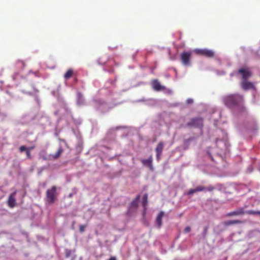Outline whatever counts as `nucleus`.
<instances>
[{"label":"nucleus","instance_id":"nucleus-10","mask_svg":"<svg viewBox=\"0 0 260 260\" xmlns=\"http://www.w3.org/2000/svg\"><path fill=\"white\" fill-rule=\"evenodd\" d=\"M242 88L244 90H248L250 89H254V85L253 83L247 81V80H243L241 82Z\"/></svg>","mask_w":260,"mask_h":260},{"label":"nucleus","instance_id":"nucleus-7","mask_svg":"<svg viewBox=\"0 0 260 260\" xmlns=\"http://www.w3.org/2000/svg\"><path fill=\"white\" fill-rule=\"evenodd\" d=\"M196 52L207 57H213L214 56V53L212 50L207 49H197Z\"/></svg>","mask_w":260,"mask_h":260},{"label":"nucleus","instance_id":"nucleus-3","mask_svg":"<svg viewBox=\"0 0 260 260\" xmlns=\"http://www.w3.org/2000/svg\"><path fill=\"white\" fill-rule=\"evenodd\" d=\"M46 194V202L50 204L54 203L57 197L56 187L53 186L50 189H47Z\"/></svg>","mask_w":260,"mask_h":260},{"label":"nucleus","instance_id":"nucleus-5","mask_svg":"<svg viewBox=\"0 0 260 260\" xmlns=\"http://www.w3.org/2000/svg\"><path fill=\"white\" fill-rule=\"evenodd\" d=\"M180 59L182 64L186 66L190 65L191 53L183 52L180 54Z\"/></svg>","mask_w":260,"mask_h":260},{"label":"nucleus","instance_id":"nucleus-29","mask_svg":"<svg viewBox=\"0 0 260 260\" xmlns=\"http://www.w3.org/2000/svg\"><path fill=\"white\" fill-rule=\"evenodd\" d=\"M187 102H188V103H189V104H190V103H192V100H191V99H188V100H187Z\"/></svg>","mask_w":260,"mask_h":260},{"label":"nucleus","instance_id":"nucleus-8","mask_svg":"<svg viewBox=\"0 0 260 260\" xmlns=\"http://www.w3.org/2000/svg\"><path fill=\"white\" fill-rule=\"evenodd\" d=\"M152 156L150 155L148 159H142L141 161L144 166L147 167L149 168L150 170H152Z\"/></svg>","mask_w":260,"mask_h":260},{"label":"nucleus","instance_id":"nucleus-2","mask_svg":"<svg viewBox=\"0 0 260 260\" xmlns=\"http://www.w3.org/2000/svg\"><path fill=\"white\" fill-rule=\"evenodd\" d=\"M245 213H247L249 215H260V211H253V210H248L246 212H245L244 208L243 207L239 208L235 211L230 212L226 214V217H231L234 216H240L243 215Z\"/></svg>","mask_w":260,"mask_h":260},{"label":"nucleus","instance_id":"nucleus-22","mask_svg":"<svg viewBox=\"0 0 260 260\" xmlns=\"http://www.w3.org/2000/svg\"><path fill=\"white\" fill-rule=\"evenodd\" d=\"M196 192V190H195V188L194 189H189L187 192H186V194L187 195H191L193 193Z\"/></svg>","mask_w":260,"mask_h":260},{"label":"nucleus","instance_id":"nucleus-20","mask_svg":"<svg viewBox=\"0 0 260 260\" xmlns=\"http://www.w3.org/2000/svg\"><path fill=\"white\" fill-rule=\"evenodd\" d=\"M206 187L204 186H198L196 188H195V190L196 192L205 191Z\"/></svg>","mask_w":260,"mask_h":260},{"label":"nucleus","instance_id":"nucleus-30","mask_svg":"<svg viewBox=\"0 0 260 260\" xmlns=\"http://www.w3.org/2000/svg\"><path fill=\"white\" fill-rule=\"evenodd\" d=\"M207 229H208V228H207V227L205 228V232H207Z\"/></svg>","mask_w":260,"mask_h":260},{"label":"nucleus","instance_id":"nucleus-21","mask_svg":"<svg viewBox=\"0 0 260 260\" xmlns=\"http://www.w3.org/2000/svg\"><path fill=\"white\" fill-rule=\"evenodd\" d=\"M215 189V187L213 186H209L208 187H206L205 190L208 191H212Z\"/></svg>","mask_w":260,"mask_h":260},{"label":"nucleus","instance_id":"nucleus-4","mask_svg":"<svg viewBox=\"0 0 260 260\" xmlns=\"http://www.w3.org/2000/svg\"><path fill=\"white\" fill-rule=\"evenodd\" d=\"M203 126V119L201 117H195L190 119L184 126L185 127L202 128Z\"/></svg>","mask_w":260,"mask_h":260},{"label":"nucleus","instance_id":"nucleus-19","mask_svg":"<svg viewBox=\"0 0 260 260\" xmlns=\"http://www.w3.org/2000/svg\"><path fill=\"white\" fill-rule=\"evenodd\" d=\"M16 66L20 69H23L25 66V63L23 61L18 60L16 62Z\"/></svg>","mask_w":260,"mask_h":260},{"label":"nucleus","instance_id":"nucleus-16","mask_svg":"<svg viewBox=\"0 0 260 260\" xmlns=\"http://www.w3.org/2000/svg\"><path fill=\"white\" fill-rule=\"evenodd\" d=\"M148 204V194L145 193L142 198V205L144 208V212H145L146 210V206Z\"/></svg>","mask_w":260,"mask_h":260},{"label":"nucleus","instance_id":"nucleus-9","mask_svg":"<svg viewBox=\"0 0 260 260\" xmlns=\"http://www.w3.org/2000/svg\"><path fill=\"white\" fill-rule=\"evenodd\" d=\"M16 191L11 193L9 197L8 200L7 202L8 205L9 207L13 208L16 205V199L15 198Z\"/></svg>","mask_w":260,"mask_h":260},{"label":"nucleus","instance_id":"nucleus-1","mask_svg":"<svg viewBox=\"0 0 260 260\" xmlns=\"http://www.w3.org/2000/svg\"><path fill=\"white\" fill-rule=\"evenodd\" d=\"M243 101V96L239 94L231 95L224 99L225 104L229 107L237 106L242 103Z\"/></svg>","mask_w":260,"mask_h":260},{"label":"nucleus","instance_id":"nucleus-12","mask_svg":"<svg viewBox=\"0 0 260 260\" xmlns=\"http://www.w3.org/2000/svg\"><path fill=\"white\" fill-rule=\"evenodd\" d=\"M152 87L156 91H160L165 89V87L161 86L157 80H154L152 82Z\"/></svg>","mask_w":260,"mask_h":260},{"label":"nucleus","instance_id":"nucleus-18","mask_svg":"<svg viewBox=\"0 0 260 260\" xmlns=\"http://www.w3.org/2000/svg\"><path fill=\"white\" fill-rule=\"evenodd\" d=\"M62 152L63 149L61 147H59L55 154L52 155V158L54 159L58 158L60 156Z\"/></svg>","mask_w":260,"mask_h":260},{"label":"nucleus","instance_id":"nucleus-6","mask_svg":"<svg viewBox=\"0 0 260 260\" xmlns=\"http://www.w3.org/2000/svg\"><path fill=\"white\" fill-rule=\"evenodd\" d=\"M237 73L241 76L243 81L247 80L252 75L251 72L246 68H241L237 71Z\"/></svg>","mask_w":260,"mask_h":260},{"label":"nucleus","instance_id":"nucleus-27","mask_svg":"<svg viewBox=\"0 0 260 260\" xmlns=\"http://www.w3.org/2000/svg\"><path fill=\"white\" fill-rule=\"evenodd\" d=\"M35 147L33 146H31V147H29L28 148H27V150H29V151H30V150H32L33 149H34Z\"/></svg>","mask_w":260,"mask_h":260},{"label":"nucleus","instance_id":"nucleus-24","mask_svg":"<svg viewBox=\"0 0 260 260\" xmlns=\"http://www.w3.org/2000/svg\"><path fill=\"white\" fill-rule=\"evenodd\" d=\"M19 150L20 152H22L24 151H26L27 148L25 146H20Z\"/></svg>","mask_w":260,"mask_h":260},{"label":"nucleus","instance_id":"nucleus-15","mask_svg":"<svg viewBox=\"0 0 260 260\" xmlns=\"http://www.w3.org/2000/svg\"><path fill=\"white\" fill-rule=\"evenodd\" d=\"M74 74V71L72 69H69L63 75L65 80H68L71 78Z\"/></svg>","mask_w":260,"mask_h":260},{"label":"nucleus","instance_id":"nucleus-13","mask_svg":"<svg viewBox=\"0 0 260 260\" xmlns=\"http://www.w3.org/2000/svg\"><path fill=\"white\" fill-rule=\"evenodd\" d=\"M164 216V212L163 211H160L156 217V223L159 228H160L162 225V218Z\"/></svg>","mask_w":260,"mask_h":260},{"label":"nucleus","instance_id":"nucleus-28","mask_svg":"<svg viewBox=\"0 0 260 260\" xmlns=\"http://www.w3.org/2000/svg\"><path fill=\"white\" fill-rule=\"evenodd\" d=\"M108 260H116L115 256H111Z\"/></svg>","mask_w":260,"mask_h":260},{"label":"nucleus","instance_id":"nucleus-25","mask_svg":"<svg viewBox=\"0 0 260 260\" xmlns=\"http://www.w3.org/2000/svg\"><path fill=\"white\" fill-rule=\"evenodd\" d=\"M26 154L27 157L28 158L30 159L31 158V155L30 154V152L29 151V150H26Z\"/></svg>","mask_w":260,"mask_h":260},{"label":"nucleus","instance_id":"nucleus-11","mask_svg":"<svg viewBox=\"0 0 260 260\" xmlns=\"http://www.w3.org/2000/svg\"><path fill=\"white\" fill-rule=\"evenodd\" d=\"M164 143L162 142H160L156 147L155 151L156 152V158L157 160H159L160 158L164 148Z\"/></svg>","mask_w":260,"mask_h":260},{"label":"nucleus","instance_id":"nucleus-17","mask_svg":"<svg viewBox=\"0 0 260 260\" xmlns=\"http://www.w3.org/2000/svg\"><path fill=\"white\" fill-rule=\"evenodd\" d=\"M140 199V196L138 195L135 199L132 202L131 206L132 207L137 208L138 206V202Z\"/></svg>","mask_w":260,"mask_h":260},{"label":"nucleus","instance_id":"nucleus-26","mask_svg":"<svg viewBox=\"0 0 260 260\" xmlns=\"http://www.w3.org/2000/svg\"><path fill=\"white\" fill-rule=\"evenodd\" d=\"M190 231H191V228H190L189 226H186V227L184 229V232H185V233H189Z\"/></svg>","mask_w":260,"mask_h":260},{"label":"nucleus","instance_id":"nucleus-14","mask_svg":"<svg viewBox=\"0 0 260 260\" xmlns=\"http://www.w3.org/2000/svg\"><path fill=\"white\" fill-rule=\"evenodd\" d=\"M243 223V221L240 220H228L225 221L224 222L223 224L225 226H229L234 224H237V223Z\"/></svg>","mask_w":260,"mask_h":260},{"label":"nucleus","instance_id":"nucleus-23","mask_svg":"<svg viewBox=\"0 0 260 260\" xmlns=\"http://www.w3.org/2000/svg\"><path fill=\"white\" fill-rule=\"evenodd\" d=\"M85 227H86V225H80V227H79L80 232H81V233L84 232L85 231Z\"/></svg>","mask_w":260,"mask_h":260}]
</instances>
